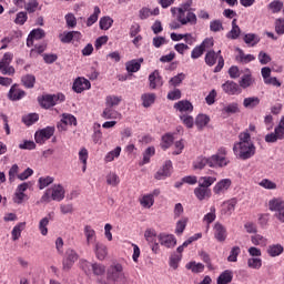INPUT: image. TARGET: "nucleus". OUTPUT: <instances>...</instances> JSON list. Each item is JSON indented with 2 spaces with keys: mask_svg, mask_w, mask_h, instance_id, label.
Here are the masks:
<instances>
[{
  "mask_svg": "<svg viewBox=\"0 0 284 284\" xmlns=\"http://www.w3.org/2000/svg\"><path fill=\"white\" fill-rule=\"evenodd\" d=\"M233 152L242 161H247V159H252L256 154V146L252 142L250 132L244 131L239 134V142L233 145Z\"/></svg>",
  "mask_w": 284,
  "mask_h": 284,
  "instance_id": "1",
  "label": "nucleus"
},
{
  "mask_svg": "<svg viewBox=\"0 0 284 284\" xmlns=\"http://www.w3.org/2000/svg\"><path fill=\"white\" fill-rule=\"evenodd\" d=\"M65 199V187L61 184H53L51 187L47 189L40 199V203H51V201H57L61 203Z\"/></svg>",
  "mask_w": 284,
  "mask_h": 284,
  "instance_id": "2",
  "label": "nucleus"
},
{
  "mask_svg": "<svg viewBox=\"0 0 284 284\" xmlns=\"http://www.w3.org/2000/svg\"><path fill=\"white\" fill-rule=\"evenodd\" d=\"M106 277L109 281H113V283H126L128 276L125 275V271L123 268V264L119 262H113L109 268L106 270Z\"/></svg>",
  "mask_w": 284,
  "mask_h": 284,
  "instance_id": "3",
  "label": "nucleus"
},
{
  "mask_svg": "<svg viewBox=\"0 0 284 284\" xmlns=\"http://www.w3.org/2000/svg\"><path fill=\"white\" fill-rule=\"evenodd\" d=\"M79 265L87 276L92 274L93 276H103L106 272L105 265L98 262L92 263L88 260H80Z\"/></svg>",
  "mask_w": 284,
  "mask_h": 284,
  "instance_id": "4",
  "label": "nucleus"
},
{
  "mask_svg": "<svg viewBox=\"0 0 284 284\" xmlns=\"http://www.w3.org/2000/svg\"><path fill=\"white\" fill-rule=\"evenodd\" d=\"M230 159H227V149L220 148L217 153L209 158V168H227Z\"/></svg>",
  "mask_w": 284,
  "mask_h": 284,
  "instance_id": "5",
  "label": "nucleus"
},
{
  "mask_svg": "<svg viewBox=\"0 0 284 284\" xmlns=\"http://www.w3.org/2000/svg\"><path fill=\"white\" fill-rule=\"evenodd\" d=\"M62 101H65V95L63 93H58L43 95L42 99L39 100V103L42 108L49 110V108H54L57 103H62Z\"/></svg>",
  "mask_w": 284,
  "mask_h": 284,
  "instance_id": "6",
  "label": "nucleus"
},
{
  "mask_svg": "<svg viewBox=\"0 0 284 284\" xmlns=\"http://www.w3.org/2000/svg\"><path fill=\"white\" fill-rule=\"evenodd\" d=\"M12 59H14V54L10 52L3 54V58L0 61L1 74H8V77H12V74H14V67L10 65L12 63Z\"/></svg>",
  "mask_w": 284,
  "mask_h": 284,
  "instance_id": "7",
  "label": "nucleus"
},
{
  "mask_svg": "<svg viewBox=\"0 0 284 284\" xmlns=\"http://www.w3.org/2000/svg\"><path fill=\"white\" fill-rule=\"evenodd\" d=\"M54 134V126H47L34 134L36 143L43 145Z\"/></svg>",
  "mask_w": 284,
  "mask_h": 284,
  "instance_id": "8",
  "label": "nucleus"
},
{
  "mask_svg": "<svg viewBox=\"0 0 284 284\" xmlns=\"http://www.w3.org/2000/svg\"><path fill=\"white\" fill-rule=\"evenodd\" d=\"M213 235L219 243H225L227 241V227L221 222H216L213 226Z\"/></svg>",
  "mask_w": 284,
  "mask_h": 284,
  "instance_id": "9",
  "label": "nucleus"
},
{
  "mask_svg": "<svg viewBox=\"0 0 284 284\" xmlns=\"http://www.w3.org/2000/svg\"><path fill=\"white\" fill-rule=\"evenodd\" d=\"M236 205H239V200L235 197L224 201L221 205L222 216H232L236 210Z\"/></svg>",
  "mask_w": 284,
  "mask_h": 284,
  "instance_id": "10",
  "label": "nucleus"
},
{
  "mask_svg": "<svg viewBox=\"0 0 284 284\" xmlns=\"http://www.w3.org/2000/svg\"><path fill=\"white\" fill-rule=\"evenodd\" d=\"M158 241L160 245L168 247L169 250L176 247V236H174V234L160 233L158 235Z\"/></svg>",
  "mask_w": 284,
  "mask_h": 284,
  "instance_id": "11",
  "label": "nucleus"
},
{
  "mask_svg": "<svg viewBox=\"0 0 284 284\" xmlns=\"http://www.w3.org/2000/svg\"><path fill=\"white\" fill-rule=\"evenodd\" d=\"M266 143H276V141L284 140V128L281 124H277L274 129V132L267 133L265 135Z\"/></svg>",
  "mask_w": 284,
  "mask_h": 284,
  "instance_id": "12",
  "label": "nucleus"
},
{
  "mask_svg": "<svg viewBox=\"0 0 284 284\" xmlns=\"http://www.w3.org/2000/svg\"><path fill=\"white\" fill-rule=\"evenodd\" d=\"M68 125H77V118L70 113H63L57 128L59 132H65Z\"/></svg>",
  "mask_w": 284,
  "mask_h": 284,
  "instance_id": "13",
  "label": "nucleus"
},
{
  "mask_svg": "<svg viewBox=\"0 0 284 284\" xmlns=\"http://www.w3.org/2000/svg\"><path fill=\"white\" fill-rule=\"evenodd\" d=\"M79 261V254L72 248L65 251V257L63 260V270H72V265Z\"/></svg>",
  "mask_w": 284,
  "mask_h": 284,
  "instance_id": "14",
  "label": "nucleus"
},
{
  "mask_svg": "<svg viewBox=\"0 0 284 284\" xmlns=\"http://www.w3.org/2000/svg\"><path fill=\"white\" fill-rule=\"evenodd\" d=\"M214 41L212 39H205L200 45L195 47L191 52V59H200L203 57L206 48H212Z\"/></svg>",
  "mask_w": 284,
  "mask_h": 284,
  "instance_id": "15",
  "label": "nucleus"
},
{
  "mask_svg": "<svg viewBox=\"0 0 284 284\" xmlns=\"http://www.w3.org/2000/svg\"><path fill=\"white\" fill-rule=\"evenodd\" d=\"M149 88L150 90H159V88H163V78L159 70L153 71L149 75Z\"/></svg>",
  "mask_w": 284,
  "mask_h": 284,
  "instance_id": "16",
  "label": "nucleus"
},
{
  "mask_svg": "<svg viewBox=\"0 0 284 284\" xmlns=\"http://www.w3.org/2000/svg\"><path fill=\"white\" fill-rule=\"evenodd\" d=\"M230 187H232V180L223 179L214 185L213 192L217 196H221V195L225 194V192H227L230 190Z\"/></svg>",
  "mask_w": 284,
  "mask_h": 284,
  "instance_id": "17",
  "label": "nucleus"
},
{
  "mask_svg": "<svg viewBox=\"0 0 284 284\" xmlns=\"http://www.w3.org/2000/svg\"><path fill=\"white\" fill-rule=\"evenodd\" d=\"M222 90L225 94H230L231 97L239 95L243 92V89L234 81H226L222 84Z\"/></svg>",
  "mask_w": 284,
  "mask_h": 284,
  "instance_id": "18",
  "label": "nucleus"
},
{
  "mask_svg": "<svg viewBox=\"0 0 284 284\" xmlns=\"http://www.w3.org/2000/svg\"><path fill=\"white\" fill-rule=\"evenodd\" d=\"M26 91L19 88V84L11 85L8 92L9 101H21V99H26Z\"/></svg>",
  "mask_w": 284,
  "mask_h": 284,
  "instance_id": "19",
  "label": "nucleus"
},
{
  "mask_svg": "<svg viewBox=\"0 0 284 284\" xmlns=\"http://www.w3.org/2000/svg\"><path fill=\"white\" fill-rule=\"evenodd\" d=\"M92 88V84L90 83V80L85 78H78L73 82V90L78 94H81V92H84V90H90Z\"/></svg>",
  "mask_w": 284,
  "mask_h": 284,
  "instance_id": "20",
  "label": "nucleus"
},
{
  "mask_svg": "<svg viewBox=\"0 0 284 284\" xmlns=\"http://www.w3.org/2000/svg\"><path fill=\"white\" fill-rule=\"evenodd\" d=\"M170 174H172V161L168 160L156 172L155 179H158V181H162L163 179H168Z\"/></svg>",
  "mask_w": 284,
  "mask_h": 284,
  "instance_id": "21",
  "label": "nucleus"
},
{
  "mask_svg": "<svg viewBox=\"0 0 284 284\" xmlns=\"http://www.w3.org/2000/svg\"><path fill=\"white\" fill-rule=\"evenodd\" d=\"M179 21L182 23V26H186V23H191V26H196V14L194 12H187L186 18L184 17L185 12H183V9H179Z\"/></svg>",
  "mask_w": 284,
  "mask_h": 284,
  "instance_id": "22",
  "label": "nucleus"
},
{
  "mask_svg": "<svg viewBox=\"0 0 284 284\" xmlns=\"http://www.w3.org/2000/svg\"><path fill=\"white\" fill-rule=\"evenodd\" d=\"M102 119L106 120H121L123 115L114 109V106H105L102 114Z\"/></svg>",
  "mask_w": 284,
  "mask_h": 284,
  "instance_id": "23",
  "label": "nucleus"
},
{
  "mask_svg": "<svg viewBox=\"0 0 284 284\" xmlns=\"http://www.w3.org/2000/svg\"><path fill=\"white\" fill-rule=\"evenodd\" d=\"M59 39L61 43H70L72 39H75V41H79L81 39V32L79 31H64L59 34Z\"/></svg>",
  "mask_w": 284,
  "mask_h": 284,
  "instance_id": "24",
  "label": "nucleus"
},
{
  "mask_svg": "<svg viewBox=\"0 0 284 284\" xmlns=\"http://www.w3.org/2000/svg\"><path fill=\"white\" fill-rule=\"evenodd\" d=\"M93 250L98 261H105V256H108V246L105 244L98 242L93 244Z\"/></svg>",
  "mask_w": 284,
  "mask_h": 284,
  "instance_id": "25",
  "label": "nucleus"
},
{
  "mask_svg": "<svg viewBox=\"0 0 284 284\" xmlns=\"http://www.w3.org/2000/svg\"><path fill=\"white\" fill-rule=\"evenodd\" d=\"M84 236L88 245H97V243H99L97 241V231L90 225L84 226Z\"/></svg>",
  "mask_w": 284,
  "mask_h": 284,
  "instance_id": "26",
  "label": "nucleus"
},
{
  "mask_svg": "<svg viewBox=\"0 0 284 284\" xmlns=\"http://www.w3.org/2000/svg\"><path fill=\"white\" fill-rule=\"evenodd\" d=\"M121 101H123V97L110 94L105 97L104 105L106 108H119V105H121Z\"/></svg>",
  "mask_w": 284,
  "mask_h": 284,
  "instance_id": "27",
  "label": "nucleus"
},
{
  "mask_svg": "<svg viewBox=\"0 0 284 284\" xmlns=\"http://www.w3.org/2000/svg\"><path fill=\"white\" fill-rule=\"evenodd\" d=\"M194 194L197 201H205V199H210L212 196V190L199 185L194 189Z\"/></svg>",
  "mask_w": 284,
  "mask_h": 284,
  "instance_id": "28",
  "label": "nucleus"
},
{
  "mask_svg": "<svg viewBox=\"0 0 284 284\" xmlns=\"http://www.w3.org/2000/svg\"><path fill=\"white\" fill-rule=\"evenodd\" d=\"M241 37V27L236 24V19L232 20V28L226 33V39H231L232 41H236Z\"/></svg>",
  "mask_w": 284,
  "mask_h": 284,
  "instance_id": "29",
  "label": "nucleus"
},
{
  "mask_svg": "<svg viewBox=\"0 0 284 284\" xmlns=\"http://www.w3.org/2000/svg\"><path fill=\"white\" fill-rule=\"evenodd\" d=\"M243 41L248 45V48H254L261 43V37L256 33H246L244 34Z\"/></svg>",
  "mask_w": 284,
  "mask_h": 284,
  "instance_id": "30",
  "label": "nucleus"
},
{
  "mask_svg": "<svg viewBox=\"0 0 284 284\" xmlns=\"http://www.w3.org/2000/svg\"><path fill=\"white\" fill-rule=\"evenodd\" d=\"M284 247L281 244H271L266 250V254L272 258H276V256H281L283 254Z\"/></svg>",
  "mask_w": 284,
  "mask_h": 284,
  "instance_id": "31",
  "label": "nucleus"
},
{
  "mask_svg": "<svg viewBox=\"0 0 284 284\" xmlns=\"http://www.w3.org/2000/svg\"><path fill=\"white\" fill-rule=\"evenodd\" d=\"M284 209V201L281 199H273L268 202V210L278 214Z\"/></svg>",
  "mask_w": 284,
  "mask_h": 284,
  "instance_id": "32",
  "label": "nucleus"
},
{
  "mask_svg": "<svg viewBox=\"0 0 284 284\" xmlns=\"http://www.w3.org/2000/svg\"><path fill=\"white\" fill-rule=\"evenodd\" d=\"M174 108L179 112H192V110H194V106L187 100L179 101L178 103L174 104Z\"/></svg>",
  "mask_w": 284,
  "mask_h": 284,
  "instance_id": "33",
  "label": "nucleus"
},
{
  "mask_svg": "<svg viewBox=\"0 0 284 284\" xmlns=\"http://www.w3.org/2000/svg\"><path fill=\"white\" fill-rule=\"evenodd\" d=\"M239 112H241V109L236 102L229 103L222 109V113L226 114L227 116L231 114H239Z\"/></svg>",
  "mask_w": 284,
  "mask_h": 284,
  "instance_id": "34",
  "label": "nucleus"
},
{
  "mask_svg": "<svg viewBox=\"0 0 284 284\" xmlns=\"http://www.w3.org/2000/svg\"><path fill=\"white\" fill-rule=\"evenodd\" d=\"M232 278H234V273H232L230 270H225L217 277V284H230L232 283Z\"/></svg>",
  "mask_w": 284,
  "mask_h": 284,
  "instance_id": "35",
  "label": "nucleus"
},
{
  "mask_svg": "<svg viewBox=\"0 0 284 284\" xmlns=\"http://www.w3.org/2000/svg\"><path fill=\"white\" fill-rule=\"evenodd\" d=\"M141 101L143 108H150L156 101V94L154 93H144L141 95Z\"/></svg>",
  "mask_w": 284,
  "mask_h": 284,
  "instance_id": "36",
  "label": "nucleus"
},
{
  "mask_svg": "<svg viewBox=\"0 0 284 284\" xmlns=\"http://www.w3.org/2000/svg\"><path fill=\"white\" fill-rule=\"evenodd\" d=\"M260 103L261 99H258V97H250L243 100V106L247 110H254V108H256Z\"/></svg>",
  "mask_w": 284,
  "mask_h": 284,
  "instance_id": "37",
  "label": "nucleus"
},
{
  "mask_svg": "<svg viewBox=\"0 0 284 284\" xmlns=\"http://www.w3.org/2000/svg\"><path fill=\"white\" fill-rule=\"evenodd\" d=\"M200 187H206V190H210L214 183H216V178L214 176H201L197 181Z\"/></svg>",
  "mask_w": 284,
  "mask_h": 284,
  "instance_id": "38",
  "label": "nucleus"
},
{
  "mask_svg": "<svg viewBox=\"0 0 284 284\" xmlns=\"http://www.w3.org/2000/svg\"><path fill=\"white\" fill-rule=\"evenodd\" d=\"M186 270H190L193 272V274H201L202 272L205 271V265H203V263H196L194 261L189 262L185 265Z\"/></svg>",
  "mask_w": 284,
  "mask_h": 284,
  "instance_id": "39",
  "label": "nucleus"
},
{
  "mask_svg": "<svg viewBox=\"0 0 284 284\" xmlns=\"http://www.w3.org/2000/svg\"><path fill=\"white\" fill-rule=\"evenodd\" d=\"M141 63H143V59L140 60H131L126 62L125 68L128 72H139L141 70Z\"/></svg>",
  "mask_w": 284,
  "mask_h": 284,
  "instance_id": "40",
  "label": "nucleus"
},
{
  "mask_svg": "<svg viewBox=\"0 0 284 284\" xmlns=\"http://www.w3.org/2000/svg\"><path fill=\"white\" fill-rule=\"evenodd\" d=\"M23 230H26V222L18 223L11 232L12 241H19V239H21V232Z\"/></svg>",
  "mask_w": 284,
  "mask_h": 284,
  "instance_id": "41",
  "label": "nucleus"
},
{
  "mask_svg": "<svg viewBox=\"0 0 284 284\" xmlns=\"http://www.w3.org/2000/svg\"><path fill=\"white\" fill-rule=\"evenodd\" d=\"M154 154H156L154 146H149L143 153V159L140 162V165H148V163H150V159H152Z\"/></svg>",
  "mask_w": 284,
  "mask_h": 284,
  "instance_id": "42",
  "label": "nucleus"
},
{
  "mask_svg": "<svg viewBox=\"0 0 284 284\" xmlns=\"http://www.w3.org/2000/svg\"><path fill=\"white\" fill-rule=\"evenodd\" d=\"M99 14H101V8L94 7L93 13L87 19L88 28H92V26L99 21Z\"/></svg>",
  "mask_w": 284,
  "mask_h": 284,
  "instance_id": "43",
  "label": "nucleus"
},
{
  "mask_svg": "<svg viewBox=\"0 0 284 284\" xmlns=\"http://www.w3.org/2000/svg\"><path fill=\"white\" fill-rule=\"evenodd\" d=\"M251 243L253 245H257L260 247H266L267 246V240L265 239V236L261 235V234H255L251 236Z\"/></svg>",
  "mask_w": 284,
  "mask_h": 284,
  "instance_id": "44",
  "label": "nucleus"
},
{
  "mask_svg": "<svg viewBox=\"0 0 284 284\" xmlns=\"http://www.w3.org/2000/svg\"><path fill=\"white\" fill-rule=\"evenodd\" d=\"M121 156V146H116L114 150L106 153L104 156L105 163H112L114 159H119Z\"/></svg>",
  "mask_w": 284,
  "mask_h": 284,
  "instance_id": "45",
  "label": "nucleus"
},
{
  "mask_svg": "<svg viewBox=\"0 0 284 284\" xmlns=\"http://www.w3.org/2000/svg\"><path fill=\"white\" fill-rule=\"evenodd\" d=\"M210 123V116L206 114H199L195 119V125L199 130H203Z\"/></svg>",
  "mask_w": 284,
  "mask_h": 284,
  "instance_id": "46",
  "label": "nucleus"
},
{
  "mask_svg": "<svg viewBox=\"0 0 284 284\" xmlns=\"http://www.w3.org/2000/svg\"><path fill=\"white\" fill-rule=\"evenodd\" d=\"M247 267L251 270H261L263 267V260L261 257H250L247 260Z\"/></svg>",
  "mask_w": 284,
  "mask_h": 284,
  "instance_id": "47",
  "label": "nucleus"
},
{
  "mask_svg": "<svg viewBox=\"0 0 284 284\" xmlns=\"http://www.w3.org/2000/svg\"><path fill=\"white\" fill-rule=\"evenodd\" d=\"M214 221H216V207L211 206L210 212L204 215L203 222L206 223V225H211Z\"/></svg>",
  "mask_w": 284,
  "mask_h": 284,
  "instance_id": "48",
  "label": "nucleus"
},
{
  "mask_svg": "<svg viewBox=\"0 0 284 284\" xmlns=\"http://www.w3.org/2000/svg\"><path fill=\"white\" fill-rule=\"evenodd\" d=\"M140 205H142V207H145V210H150V207L154 205V197H152V195L150 194H144L140 199Z\"/></svg>",
  "mask_w": 284,
  "mask_h": 284,
  "instance_id": "49",
  "label": "nucleus"
},
{
  "mask_svg": "<svg viewBox=\"0 0 284 284\" xmlns=\"http://www.w3.org/2000/svg\"><path fill=\"white\" fill-rule=\"evenodd\" d=\"M216 59H219V55L215 53L214 50H211L206 52L204 61L206 65H210V68H212V65L216 64Z\"/></svg>",
  "mask_w": 284,
  "mask_h": 284,
  "instance_id": "50",
  "label": "nucleus"
},
{
  "mask_svg": "<svg viewBox=\"0 0 284 284\" xmlns=\"http://www.w3.org/2000/svg\"><path fill=\"white\" fill-rule=\"evenodd\" d=\"M24 9L27 12H29V14L41 10V8H39V0H29L27 3H24Z\"/></svg>",
  "mask_w": 284,
  "mask_h": 284,
  "instance_id": "51",
  "label": "nucleus"
},
{
  "mask_svg": "<svg viewBox=\"0 0 284 284\" xmlns=\"http://www.w3.org/2000/svg\"><path fill=\"white\" fill-rule=\"evenodd\" d=\"M185 227H187V217H182L181 220H179L176 222L175 234L178 236H181V234H183V232H185Z\"/></svg>",
  "mask_w": 284,
  "mask_h": 284,
  "instance_id": "52",
  "label": "nucleus"
},
{
  "mask_svg": "<svg viewBox=\"0 0 284 284\" xmlns=\"http://www.w3.org/2000/svg\"><path fill=\"white\" fill-rule=\"evenodd\" d=\"M37 121H39V114L37 113H29L22 116V122L24 123V125H28V126L34 125Z\"/></svg>",
  "mask_w": 284,
  "mask_h": 284,
  "instance_id": "53",
  "label": "nucleus"
},
{
  "mask_svg": "<svg viewBox=\"0 0 284 284\" xmlns=\"http://www.w3.org/2000/svg\"><path fill=\"white\" fill-rule=\"evenodd\" d=\"M112 23H114V20L108 16L102 17L100 19V30H110L112 28Z\"/></svg>",
  "mask_w": 284,
  "mask_h": 284,
  "instance_id": "54",
  "label": "nucleus"
},
{
  "mask_svg": "<svg viewBox=\"0 0 284 284\" xmlns=\"http://www.w3.org/2000/svg\"><path fill=\"white\" fill-rule=\"evenodd\" d=\"M54 183V178L52 176H42L38 180L39 190H45L48 185H52Z\"/></svg>",
  "mask_w": 284,
  "mask_h": 284,
  "instance_id": "55",
  "label": "nucleus"
},
{
  "mask_svg": "<svg viewBox=\"0 0 284 284\" xmlns=\"http://www.w3.org/2000/svg\"><path fill=\"white\" fill-rule=\"evenodd\" d=\"M211 32H223L225 28L223 27V21L215 19L210 22Z\"/></svg>",
  "mask_w": 284,
  "mask_h": 284,
  "instance_id": "56",
  "label": "nucleus"
},
{
  "mask_svg": "<svg viewBox=\"0 0 284 284\" xmlns=\"http://www.w3.org/2000/svg\"><path fill=\"white\" fill-rule=\"evenodd\" d=\"M239 254H241V247L233 246L230 251V255L227 256L229 263H236V261H239Z\"/></svg>",
  "mask_w": 284,
  "mask_h": 284,
  "instance_id": "57",
  "label": "nucleus"
},
{
  "mask_svg": "<svg viewBox=\"0 0 284 284\" xmlns=\"http://www.w3.org/2000/svg\"><path fill=\"white\" fill-rule=\"evenodd\" d=\"M254 79L251 74H245L240 80V88H243V90L250 88V85H253Z\"/></svg>",
  "mask_w": 284,
  "mask_h": 284,
  "instance_id": "58",
  "label": "nucleus"
},
{
  "mask_svg": "<svg viewBox=\"0 0 284 284\" xmlns=\"http://www.w3.org/2000/svg\"><path fill=\"white\" fill-rule=\"evenodd\" d=\"M205 165H210V158H197L193 163L194 170H203Z\"/></svg>",
  "mask_w": 284,
  "mask_h": 284,
  "instance_id": "59",
  "label": "nucleus"
},
{
  "mask_svg": "<svg viewBox=\"0 0 284 284\" xmlns=\"http://www.w3.org/2000/svg\"><path fill=\"white\" fill-rule=\"evenodd\" d=\"M24 88H34V83H37V78H34V75L32 74H27L24 77H22L21 79Z\"/></svg>",
  "mask_w": 284,
  "mask_h": 284,
  "instance_id": "60",
  "label": "nucleus"
},
{
  "mask_svg": "<svg viewBox=\"0 0 284 284\" xmlns=\"http://www.w3.org/2000/svg\"><path fill=\"white\" fill-rule=\"evenodd\" d=\"M19 165L13 164L9 170V183H14L19 179Z\"/></svg>",
  "mask_w": 284,
  "mask_h": 284,
  "instance_id": "61",
  "label": "nucleus"
},
{
  "mask_svg": "<svg viewBox=\"0 0 284 284\" xmlns=\"http://www.w3.org/2000/svg\"><path fill=\"white\" fill-rule=\"evenodd\" d=\"M172 143H174V135L166 133L162 138V143H161L162 150H168V148H170V145H172Z\"/></svg>",
  "mask_w": 284,
  "mask_h": 284,
  "instance_id": "62",
  "label": "nucleus"
},
{
  "mask_svg": "<svg viewBox=\"0 0 284 284\" xmlns=\"http://www.w3.org/2000/svg\"><path fill=\"white\" fill-rule=\"evenodd\" d=\"M106 183L108 185H112V187H116V185L121 183V180L119 179V175H116V173L111 172L106 175Z\"/></svg>",
  "mask_w": 284,
  "mask_h": 284,
  "instance_id": "63",
  "label": "nucleus"
},
{
  "mask_svg": "<svg viewBox=\"0 0 284 284\" xmlns=\"http://www.w3.org/2000/svg\"><path fill=\"white\" fill-rule=\"evenodd\" d=\"M144 239L148 243H154L156 241V230L146 229L144 232Z\"/></svg>",
  "mask_w": 284,
  "mask_h": 284,
  "instance_id": "64",
  "label": "nucleus"
}]
</instances>
